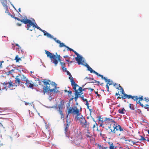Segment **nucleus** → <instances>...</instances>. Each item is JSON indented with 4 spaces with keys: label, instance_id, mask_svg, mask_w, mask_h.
Here are the masks:
<instances>
[{
    "label": "nucleus",
    "instance_id": "f257e3e1",
    "mask_svg": "<svg viewBox=\"0 0 149 149\" xmlns=\"http://www.w3.org/2000/svg\"><path fill=\"white\" fill-rule=\"evenodd\" d=\"M102 118L104 119L102 120V123L100 124V126L107 130L109 133L112 132L115 134L119 130L120 131H123V129L121 128V126L117 124L112 119L107 117Z\"/></svg>",
    "mask_w": 149,
    "mask_h": 149
},
{
    "label": "nucleus",
    "instance_id": "f03ea898",
    "mask_svg": "<svg viewBox=\"0 0 149 149\" xmlns=\"http://www.w3.org/2000/svg\"><path fill=\"white\" fill-rule=\"evenodd\" d=\"M42 82L44 84V86L43 88L44 95H45V93L49 92L50 93L53 91H54L55 93L60 92L59 91L56 89L57 85L55 83L52 82V84L50 85L49 82L45 81V80H44Z\"/></svg>",
    "mask_w": 149,
    "mask_h": 149
},
{
    "label": "nucleus",
    "instance_id": "7ed1b4c3",
    "mask_svg": "<svg viewBox=\"0 0 149 149\" xmlns=\"http://www.w3.org/2000/svg\"><path fill=\"white\" fill-rule=\"evenodd\" d=\"M45 51L46 54L47 55V56L50 58L52 62L56 66V65L58 63V61H59L60 62L61 67L65 66V63H64L61 62V60L60 58L61 56L60 55H58L57 54V53H56V55L53 54L48 51L45 50Z\"/></svg>",
    "mask_w": 149,
    "mask_h": 149
},
{
    "label": "nucleus",
    "instance_id": "20e7f679",
    "mask_svg": "<svg viewBox=\"0 0 149 149\" xmlns=\"http://www.w3.org/2000/svg\"><path fill=\"white\" fill-rule=\"evenodd\" d=\"M116 86H115V87L117 89H118L120 90V92H121L122 94L123 95L121 96V97H120V96H118V99H121L122 98V99H125L127 98L128 99L130 98H133L134 99V98H135L134 96H133L131 95H127V94H125V91L123 88L120 86L119 84H117Z\"/></svg>",
    "mask_w": 149,
    "mask_h": 149
},
{
    "label": "nucleus",
    "instance_id": "39448f33",
    "mask_svg": "<svg viewBox=\"0 0 149 149\" xmlns=\"http://www.w3.org/2000/svg\"><path fill=\"white\" fill-rule=\"evenodd\" d=\"M116 86H115V87L117 89H118L120 90V92H121L122 94L123 95L121 96V97H120V96H118V99H121L122 98V99H125L127 98L128 99L130 98H133L134 99V98H135L134 96H133L131 95H127V94H125V91L123 88L120 86L119 84H117Z\"/></svg>",
    "mask_w": 149,
    "mask_h": 149
},
{
    "label": "nucleus",
    "instance_id": "423d86ee",
    "mask_svg": "<svg viewBox=\"0 0 149 149\" xmlns=\"http://www.w3.org/2000/svg\"><path fill=\"white\" fill-rule=\"evenodd\" d=\"M70 114H71L73 115H76V116H78L81 114V110L78 109L76 106L70 107L68 109L67 118L68 117V115Z\"/></svg>",
    "mask_w": 149,
    "mask_h": 149
},
{
    "label": "nucleus",
    "instance_id": "0eeeda50",
    "mask_svg": "<svg viewBox=\"0 0 149 149\" xmlns=\"http://www.w3.org/2000/svg\"><path fill=\"white\" fill-rule=\"evenodd\" d=\"M30 22L29 23H27L26 25V28L27 30H29L30 31H32L34 29V27L37 28L38 29L42 32H45V30H42L37 25L36 23L35 24L31 20H30Z\"/></svg>",
    "mask_w": 149,
    "mask_h": 149
},
{
    "label": "nucleus",
    "instance_id": "6e6552de",
    "mask_svg": "<svg viewBox=\"0 0 149 149\" xmlns=\"http://www.w3.org/2000/svg\"><path fill=\"white\" fill-rule=\"evenodd\" d=\"M1 84H3L4 86V88H2V89H6V90L8 88L15 86L14 83L11 80H10L8 82L6 81L3 83H1Z\"/></svg>",
    "mask_w": 149,
    "mask_h": 149
},
{
    "label": "nucleus",
    "instance_id": "1a4fd4ad",
    "mask_svg": "<svg viewBox=\"0 0 149 149\" xmlns=\"http://www.w3.org/2000/svg\"><path fill=\"white\" fill-rule=\"evenodd\" d=\"M134 96L135 98H134V99L133 98L132 99L134 100V101H136L137 103L139 104L142 107H144L145 106L140 102V101H142L143 100L142 96L140 95L139 97L136 96Z\"/></svg>",
    "mask_w": 149,
    "mask_h": 149
},
{
    "label": "nucleus",
    "instance_id": "9d476101",
    "mask_svg": "<svg viewBox=\"0 0 149 149\" xmlns=\"http://www.w3.org/2000/svg\"><path fill=\"white\" fill-rule=\"evenodd\" d=\"M64 103V102L63 100L61 101L60 102V104L58 106V111L60 114L61 115V118H63L64 117V116L63 113V111Z\"/></svg>",
    "mask_w": 149,
    "mask_h": 149
},
{
    "label": "nucleus",
    "instance_id": "9b49d317",
    "mask_svg": "<svg viewBox=\"0 0 149 149\" xmlns=\"http://www.w3.org/2000/svg\"><path fill=\"white\" fill-rule=\"evenodd\" d=\"M75 119L79 121L81 125L84 123V122H86V120L85 118L81 114L78 116H75Z\"/></svg>",
    "mask_w": 149,
    "mask_h": 149
},
{
    "label": "nucleus",
    "instance_id": "f8f14e48",
    "mask_svg": "<svg viewBox=\"0 0 149 149\" xmlns=\"http://www.w3.org/2000/svg\"><path fill=\"white\" fill-rule=\"evenodd\" d=\"M82 139L81 136L80 134H77L74 140V143L76 145L80 143L81 140Z\"/></svg>",
    "mask_w": 149,
    "mask_h": 149
},
{
    "label": "nucleus",
    "instance_id": "ddd939ff",
    "mask_svg": "<svg viewBox=\"0 0 149 149\" xmlns=\"http://www.w3.org/2000/svg\"><path fill=\"white\" fill-rule=\"evenodd\" d=\"M23 83L22 82L21 79L19 74L16 77L15 80V86H18L19 84H22Z\"/></svg>",
    "mask_w": 149,
    "mask_h": 149
},
{
    "label": "nucleus",
    "instance_id": "4468645a",
    "mask_svg": "<svg viewBox=\"0 0 149 149\" xmlns=\"http://www.w3.org/2000/svg\"><path fill=\"white\" fill-rule=\"evenodd\" d=\"M69 78L70 80L71 85L73 86V89L75 90L76 88L77 87H79V86L75 83L73 78L72 77H69Z\"/></svg>",
    "mask_w": 149,
    "mask_h": 149
},
{
    "label": "nucleus",
    "instance_id": "2eb2a0df",
    "mask_svg": "<svg viewBox=\"0 0 149 149\" xmlns=\"http://www.w3.org/2000/svg\"><path fill=\"white\" fill-rule=\"evenodd\" d=\"M26 19H20L18 18L15 17H14V19H16L19 21H20L21 22L24 23L25 24H27V23H29V22H31L30 20L27 19L26 17Z\"/></svg>",
    "mask_w": 149,
    "mask_h": 149
},
{
    "label": "nucleus",
    "instance_id": "dca6fc26",
    "mask_svg": "<svg viewBox=\"0 0 149 149\" xmlns=\"http://www.w3.org/2000/svg\"><path fill=\"white\" fill-rule=\"evenodd\" d=\"M25 84L28 88H33L34 85V83L31 81H29L28 80L25 82Z\"/></svg>",
    "mask_w": 149,
    "mask_h": 149
},
{
    "label": "nucleus",
    "instance_id": "f3484780",
    "mask_svg": "<svg viewBox=\"0 0 149 149\" xmlns=\"http://www.w3.org/2000/svg\"><path fill=\"white\" fill-rule=\"evenodd\" d=\"M75 60L79 65L82 64V58L79 55V56L75 58Z\"/></svg>",
    "mask_w": 149,
    "mask_h": 149
},
{
    "label": "nucleus",
    "instance_id": "a211bd4d",
    "mask_svg": "<svg viewBox=\"0 0 149 149\" xmlns=\"http://www.w3.org/2000/svg\"><path fill=\"white\" fill-rule=\"evenodd\" d=\"M4 8L5 10V13H7V14H8V15L14 18V17H15L13 16V15L11 14L8 10V6L4 7Z\"/></svg>",
    "mask_w": 149,
    "mask_h": 149
},
{
    "label": "nucleus",
    "instance_id": "6ab92c4d",
    "mask_svg": "<svg viewBox=\"0 0 149 149\" xmlns=\"http://www.w3.org/2000/svg\"><path fill=\"white\" fill-rule=\"evenodd\" d=\"M89 123L88 122H87L86 120V122H84L81 125L82 127L87 128V130L89 128Z\"/></svg>",
    "mask_w": 149,
    "mask_h": 149
},
{
    "label": "nucleus",
    "instance_id": "aec40b11",
    "mask_svg": "<svg viewBox=\"0 0 149 149\" xmlns=\"http://www.w3.org/2000/svg\"><path fill=\"white\" fill-rule=\"evenodd\" d=\"M19 75L20 76L22 82V81L26 82V81L28 80L26 78L25 76L24 75H21V74H19Z\"/></svg>",
    "mask_w": 149,
    "mask_h": 149
},
{
    "label": "nucleus",
    "instance_id": "412c9836",
    "mask_svg": "<svg viewBox=\"0 0 149 149\" xmlns=\"http://www.w3.org/2000/svg\"><path fill=\"white\" fill-rule=\"evenodd\" d=\"M107 84L109 85H113L114 86H115L116 85H117V84L116 83H113V81H111L110 79H107Z\"/></svg>",
    "mask_w": 149,
    "mask_h": 149
},
{
    "label": "nucleus",
    "instance_id": "4be33fe9",
    "mask_svg": "<svg viewBox=\"0 0 149 149\" xmlns=\"http://www.w3.org/2000/svg\"><path fill=\"white\" fill-rule=\"evenodd\" d=\"M120 139H122L124 140L125 141H128L129 142H131L133 145H134L136 144V142L133 141L131 139L127 140L125 136H123L120 138Z\"/></svg>",
    "mask_w": 149,
    "mask_h": 149
},
{
    "label": "nucleus",
    "instance_id": "5701e85b",
    "mask_svg": "<svg viewBox=\"0 0 149 149\" xmlns=\"http://www.w3.org/2000/svg\"><path fill=\"white\" fill-rule=\"evenodd\" d=\"M86 66L88 70L90 71L91 73H94V72L95 71L93 70V69L89 65L86 64Z\"/></svg>",
    "mask_w": 149,
    "mask_h": 149
},
{
    "label": "nucleus",
    "instance_id": "b1692460",
    "mask_svg": "<svg viewBox=\"0 0 149 149\" xmlns=\"http://www.w3.org/2000/svg\"><path fill=\"white\" fill-rule=\"evenodd\" d=\"M3 7L8 6L7 0H0Z\"/></svg>",
    "mask_w": 149,
    "mask_h": 149
},
{
    "label": "nucleus",
    "instance_id": "393cba45",
    "mask_svg": "<svg viewBox=\"0 0 149 149\" xmlns=\"http://www.w3.org/2000/svg\"><path fill=\"white\" fill-rule=\"evenodd\" d=\"M108 144L109 146V149H116V147L113 145V143L112 142H109Z\"/></svg>",
    "mask_w": 149,
    "mask_h": 149
},
{
    "label": "nucleus",
    "instance_id": "a878e982",
    "mask_svg": "<svg viewBox=\"0 0 149 149\" xmlns=\"http://www.w3.org/2000/svg\"><path fill=\"white\" fill-rule=\"evenodd\" d=\"M44 33V36H46L50 38H53V36L51 35L50 34L47 33L46 31H45V32H42Z\"/></svg>",
    "mask_w": 149,
    "mask_h": 149
},
{
    "label": "nucleus",
    "instance_id": "bb28decb",
    "mask_svg": "<svg viewBox=\"0 0 149 149\" xmlns=\"http://www.w3.org/2000/svg\"><path fill=\"white\" fill-rule=\"evenodd\" d=\"M141 138L139 139V140L141 141L147 140L149 142V138H148L146 137V138H145L144 137L142 136H140Z\"/></svg>",
    "mask_w": 149,
    "mask_h": 149
},
{
    "label": "nucleus",
    "instance_id": "cd10ccee",
    "mask_svg": "<svg viewBox=\"0 0 149 149\" xmlns=\"http://www.w3.org/2000/svg\"><path fill=\"white\" fill-rule=\"evenodd\" d=\"M75 91V92L74 93L75 96H79V95H81L80 94V92H78V90L76 89V88L75 90H74Z\"/></svg>",
    "mask_w": 149,
    "mask_h": 149
},
{
    "label": "nucleus",
    "instance_id": "c85d7f7f",
    "mask_svg": "<svg viewBox=\"0 0 149 149\" xmlns=\"http://www.w3.org/2000/svg\"><path fill=\"white\" fill-rule=\"evenodd\" d=\"M18 56L17 55L15 58V60L16 61V62H18L20 60H21V58H19L18 57Z\"/></svg>",
    "mask_w": 149,
    "mask_h": 149
},
{
    "label": "nucleus",
    "instance_id": "c756f323",
    "mask_svg": "<svg viewBox=\"0 0 149 149\" xmlns=\"http://www.w3.org/2000/svg\"><path fill=\"white\" fill-rule=\"evenodd\" d=\"M125 110V109L124 108L122 109H119L118 110V112L119 113L121 114H124V111Z\"/></svg>",
    "mask_w": 149,
    "mask_h": 149
},
{
    "label": "nucleus",
    "instance_id": "7c9ffc66",
    "mask_svg": "<svg viewBox=\"0 0 149 149\" xmlns=\"http://www.w3.org/2000/svg\"><path fill=\"white\" fill-rule=\"evenodd\" d=\"M134 106L132 104H129V107L132 110H134Z\"/></svg>",
    "mask_w": 149,
    "mask_h": 149
},
{
    "label": "nucleus",
    "instance_id": "2f4dec72",
    "mask_svg": "<svg viewBox=\"0 0 149 149\" xmlns=\"http://www.w3.org/2000/svg\"><path fill=\"white\" fill-rule=\"evenodd\" d=\"M69 127V124H67L66 125L65 127V133L66 134L68 130V128Z\"/></svg>",
    "mask_w": 149,
    "mask_h": 149
},
{
    "label": "nucleus",
    "instance_id": "473e14b6",
    "mask_svg": "<svg viewBox=\"0 0 149 149\" xmlns=\"http://www.w3.org/2000/svg\"><path fill=\"white\" fill-rule=\"evenodd\" d=\"M78 87V89L77 90L78 91H79V92L80 93H81V92L83 91H84V89H82V88L81 87L79 86V87Z\"/></svg>",
    "mask_w": 149,
    "mask_h": 149
},
{
    "label": "nucleus",
    "instance_id": "72a5a7b5",
    "mask_svg": "<svg viewBox=\"0 0 149 149\" xmlns=\"http://www.w3.org/2000/svg\"><path fill=\"white\" fill-rule=\"evenodd\" d=\"M87 137L90 138L91 137L92 135L89 132H87L86 134Z\"/></svg>",
    "mask_w": 149,
    "mask_h": 149
},
{
    "label": "nucleus",
    "instance_id": "f704fd0d",
    "mask_svg": "<svg viewBox=\"0 0 149 149\" xmlns=\"http://www.w3.org/2000/svg\"><path fill=\"white\" fill-rule=\"evenodd\" d=\"M59 44H60L59 47H66V46L63 43H61V42Z\"/></svg>",
    "mask_w": 149,
    "mask_h": 149
},
{
    "label": "nucleus",
    "instance_id": "c9c22d12",
    "mask_svg": "<svg viewBox=\"0 0 149 149\" xmlns=\"http://www.w3.org/2000/svg\"><path fill=\"white\" fill-rule=\"evenodd\" d=\"M14 72V70L12 69L8 71L7 72L8 73V74H12V73Z\"/></svg>",
    "mask_w": 149,
    "mask_h": 149
},
{
    "label": "nucleus",
    "instance_id": "e433bc0d",
    "mask_svg": "<svg viewBox=\"0 0 149 149\" xmlns=\"http://www.w3.org/2000/svg\"><path fill=\"white\" fill-rule=\"evenodd\" d=\"M100 77H101L102 78V79H104L106 82H107V78H106L105 77H104L103 75H102Z\"/></svg>",
    "mask_w": 149,
    "mask_h": 149
},
{
    "label": "nucleus",
    "instance_id": "4c0bfd02",
    "mask_svg": "<svg viewBox=\"0 0 149 149\" xmlns=\"http://www.w3.org/2000/svg\"><path fill=\"white\" fill-rule=\"evenodd\" d=\"M86 105L87 106V108H88L89 107V103H88V102L87 100V101H86Z\"/></svg>",
    "mask_w": 149,
    "mask_h": 149
},
{
    "label": "nucleus",
    "instance_id": "58836bf2",
    "mask_svg": "<svg viewBox=\"0 0 149 149\" xmlns=\"http://www.w3.org/2000/svg\"><path fill=\"white\" fill-rule=\"evenodd\" d=\"M80 97L81 98V99L84 101H87V99H84V96L82 95V96H80Z\"/></svg>",
    "mask_w": 149,
    "mask_h": 149
},
{
    "label": "nucleus",
    "instance_id": "ea45409f",
    "mask_svg": "<svg viewBox=\"0 0 149 149\" xmlns=\"http://www.w3.org/2000/svg\"><path fill=\"white\" fill-rule=\"evenodd\" d=\"M94 73L96 75H97V76L100 77L102 75L99 74L96 71L94 72Z\"/></svg>",
    "mask_w": 149,
    "mask_h": 149
},
{
    "label": "nucleus",
    "instance_id": "a19ab883",
    "mask_svg": "<svg viewBox=\"0 0 149 149\" xmlns=\"http://www.w3.org/2000/svg\"><path fill=\"white\" fill-rule=\"evenodd\" d=\"M144 108L147 109H149V105L148 104H146L144 107Z\"/></svg>",
    "mask_w": 149,
    "mask_h": 149
},
{
    "label": "nucleus",
    "instance_id": "79ce46f5",
    "mask_svg": "<svg viewBox=\"0 0 149 149\" xmlns=\"http://www.w3.org/2000/svg\"><path fill=\"white\" fill-rule=\"evenodd\" d=\"M118 131H117L115 133L118 136H119L121 135V134L118 132ZM118 137L119 138V137Z\"/></svg>",
    "mask_w": 149,
    "mask_h": 149
},
{
    "label": "nucleus",
    "instance_id": "37998d69",
    "mask_svg": "<svg viewBox=\"0 0 149 149\" xmlns=\"http://www.w3.org/2000/svg\"><path fill=\"white\" fill-rule=\"evenodd\" d=\"M100 148L99 149H106L107 148L103 147V146H99Z\"/></svg>",
    "mask_w": 149,
    "mask_h": 149
},
{
    "label": "nucleus",
    "instance_id": "c03bdc74",
    "mask_svg": "<svg viewBox=\"0 0 149 149\" xmlns=\"http://www.w3.org/2000/svg\"><path fill=\"white\" fill-rule=\"evenodd\" d=\"M63 70L64 71H67L66 68L65 67V66H63L61 67Z\"/></svg>",
    "mask_w": 149,
    "mask_h": 149
},
{
    "label": "nucleus",
    "instance_id": "a18cd8bd",
    "mask_svg": "<svg viewBox=\"0 0 149 149\" xmlns=\"http://www.w3.org/2000/svg\"><path fill=\"white\" fill-rule=\"evenodd\" d=\"M72 52H73L75 54H76L77 55V56H79V54L76 52L74 51V50Z\"/></svg>",
    "mask_w": 149,
    "mask_h": 149
},
{
    "label": "nucleus",
    "instance_id": "49530a36",
    "mask_svg": "<svg viewBox=\"0 0 149 149\" xmlns=\"http://www.w3.org/2000/svg\"><path fill=\"white\" fill-rule=\"evenodd\" d=\"M66 47L68 49L70 50V51H73V49L71 48H70V47H68L67 46H66Z\"/></svg>",
    "mask_w": 149,
    "mask_h": 149
},
{
    "label": "nucleus",
    "instance_id": "de8ad7c7",
    "mask_svg": "<svg viewBox=\"0 0 149 149\" xmlns=\"http://www.w3.org/2000/svg\"><path fill=\"white\" fill-rule=\"evenodd\" d=\"M80 97L79 96H75L74 99L75 101L76 102L77 101V98H78V97Z\"/></svg>",
    "mask_w": 149,
    "mask_h": 149
},
{
    "label": "nucleus",
    "instance_id": "09e8293b",
    "mask_svg": "<svg viewBox=\"0 0 149 149\" xmlns=\"http://www.w3.org/2000/svg\"><path fill=\"white\" fill-rule=\"evenodd\" d=\"M68 95H71L72 94V92L70 91H68Z\"/></svg>",
    "mask_w": 149,
    "mask_h": 149
},
{
    "label": "nucleus",
    "instance_id": "8fccbe9b",
    "mask_svg": "<svg viewBox=\"0 0 149 149\" xmlns=\"http://www.w3.org/2000/svg\"><path fill=\"white\" fill-rule=\"evenodd\" d=\"M66 71L67 72V74L69 75H70V77H71V74L67 70Z\"/></svg>",
    "mask_w": 149,
    "mask_h": 149
},
{
    "label": "nucleus",
    "instance_id": "3c124183",
    "mask_svg": "<svg viewBox=\"0 0 149 149\" xmlns=\"http://www.w3.org/2000/svg\"><path fill=\"white\" fill-rule=\"evenodd\" d=\"M109 85L107 84L106 86V87L107 88V91H109Z\"/></svg>",
    "mask_w": 149,
    "mask_h": 149
},
{
    "label": "nucleus",
    "instance_id": "603ef678",
    "mask_svg": "<svg viewBox=\"0 0 149 149\" xmlns=\"http://www.w3.org/2000/svg\"><path fill=\"white\" fill-rule=\"evenodd\" d=\"M95 93L97 95V96H98L99 97L100 96V94H98L97 91L95 92Z\"/></svg>",
    "mask_w": 149,
    "mask_h": 149
},
{
    "label": "nucleus",
    "instance_id": "864d4df0",
    "mask_svg": "<svg viewBox=\"0 0 149 149\" xmlns=\"http://www.w3.org/2000/svg\"><path fill=\"white\" fill-rule=\"evenodd\" d=\"M87 89L89 90H90L91 91H93L94 90L93 89L91 88H88Z\"/></svg>",
    "mask_w": 149,
    "mask_h": 149
},
{
    "label": "nucleus",
    "instance_id": "5fc2aeb1",
    "mask_svg": "<svg viewBox=\"0 0 149 149\" xmlns=\"http://www.w3.org/2000/svg\"><path fill=\"white\" fill-rule=\"evenodd\" d=\"M56 42H57V43H59H59H60V42H61L59 40H56Z\"/></svg>",
    "mask_w": 149,
    "mask_h": 149
},
{
    "label": "nucleus",
    "instance_id": "6e6d98bb",
    "mask_svg": "<svg viewBox=\"0 0 149 149\" xmlns=\"http://www.w3.org/2000/svg\"><path fill=\"white\" fill-rule=\"evenodd\" d=\"M145 101L146 102H148V101H149L148 100H148V99H147L145 97Z\"/></svg>",
    "mask_w": 149,
    "mask_h": 149
},
{
    "label": "nucleus",
    "instance_id": "4d7b16f0",
    "mask_svg": "<svg viewBox=\"0 0 149 149\" xmlns=\"http://www.w3.org/2000/svg\"><path fill=\"white\" fill-rule=\"evenodd\" d=\"M95 124H96V123H95V124H94L93 126V130H94V129L95 127Z\"/></svg>",
    "mask_w": 149,
    "mask_h": 149
},
{
    "label": "nucleus",
    "instance_id": "13d9d810",
    "mask_svg": "<svg viewBox=\"0 0 149 149\" xmlns=\"http://www.w3.org/2000/svg\"><path fill=\"white\" fill-rule=\"evenodd\" d=\"M17 25L19 26H21V24H20V23H17Z\"/></svg>",
    "mask_w": 149,
    "mask_h": 149
},
{
    "label": "nucleus",
    "instance_id": "bf43d9fd",
    "mask_svg": "<svg viewBox=\"0 0 149 149\" xmlns=\"http://www.w3.org/2000/svg\"><path fill=\"white\" fill-rule=\"evenodd\" d=\"M25 104L26 105H29V103H26Z\"/></svg>",
    "mask_w": 149,
    "mask_h": 149
},
{
    "label": "nucleus",
    "instance_id": "052dcab7",
    "mask_svg": "<svg viewBox=\"0 0 149 149\" xmlns=\"http://www.w3.org/2000/svg\"><path fill=\"white\" fill-rule=\"evenodd\" d=\"M116 95H119V96H120V94H119L118 93H116Z\"/></svg>",
    "mask_w": 149,
    "mask_h": 149
},
{
    "label": "nucleus",
    "instance_id": "680f3d73",
    "mask_svg": "<svg viewBox=\"0 0 149 149\" xmlns=\"http://www.w3.org/2000/svg\"><path fill=\"white\" fill-rule=\"evenodd\" d=\"M15 45H16V46H18V47H19V45L18 44H16Z\"/></svg>",
    "mask_w": 149,
    "mask_h": 149
},
{
    "label": "nucleus",
    "instance_id": "e2e57ef3",
    "mask_svg": "<svg viewBox=\"0 0 149 149\" xmlns=\"http://www.w3.org/2000/svg\"><path fill=\"white\" fill-rule=\"evenodd\" d=\"M64 92H68V91L67 90H65L64 91Z\"/></svg>",
    "mask_w": 149,
    "mask_h": 149
},
{
    "label": "nucleus",
    "instance_id": "0e129e2a",
    "mask_svg": "<svg viewBox=\"0 0 149 149\" xmlns=\"http://www.w3.org/2000/svg\"><path fill=\"white\" fill-rule=\"evenodd\" d=\"M18 10H19V12H21V9L20 8H19V9H18Z\"/></svg>",
    "mask_w": 149,
    "mask_h": 149
},
{
    "label": "nucleus",
    "instance_id": "69168bd1",
    "mask_svg": "<svg viewBox=\"0 0 149 149\" xmlns=\"http://www.w3.org/2000/svg\"><path fill=\"white\" fill-rule=\"evenodd\" d=\"M54 40H55L56 41V40H57V39H56V38H54Z\"/></svg>",
    "mask_w": 149,
    "mask_h": 149
},
{
    "label": "nucleus",
    "instance_id": "338daca9",
    "mask_svg": "<svg viewBox=\"0 0 149 149\" xmlns=\"http://www.w3.org/2000/svg\"><path fill=\"white\" fill-rule=\"evenodd\" d=\"M72 61H69V63H72Z\"/></svg>",
    "mask_w": 149,
    "mask_h": 149
},
{
    "label": "nucleus",
    "instance_id": "774afa93",
    "mask_svg": "<svg viewBox=\"0 0 149 149\" xmlns=\"http://www.w3.org/2000/svg\"><path fill=\"white\" fill-rule=\"evenodd\" d=\"M0 63H1V64H2V63L4 62V61H0Z\"/></svg>",
    "mask_w": 149,
    "mask_h": 149
}]
</instances>
